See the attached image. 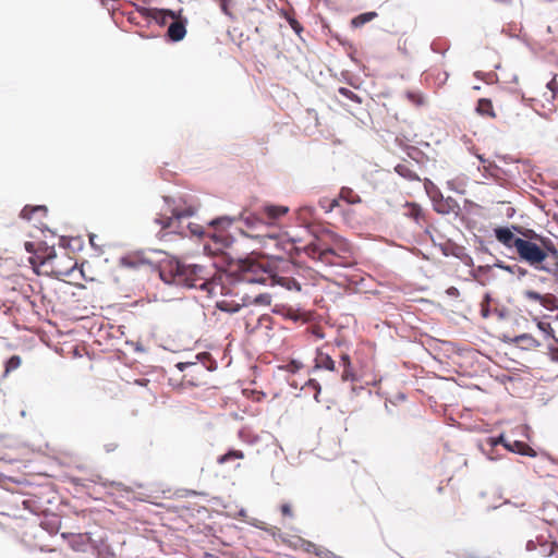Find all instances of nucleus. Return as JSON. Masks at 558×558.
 <instances>
[{
    "label": "nucleus",
    "instance_id": "obj_1",
    "mask_svg": "<svg viewBox=\"0 0 558 558\" xmlns=\"http://www.w3.org/2000/svg\"><path fill=\"white\" fill-rule=\"evenodd\" d=\"M496 240L518 258L543 270L549 255L557 257V251L549 238L537 234L534 230L519 226L497 227L494 229Z\"/></svg>",
    "mask_w": 558,
    "mask_h": 558
},
{
    "label": "nucleus",
    "instance_id": "obj_2",
    "mask_svg": "<svg viewBox=\"0 0 558 558\" xmlns=\"http://www.w3.org/2000/svg\"><path fill=\"white\" fill-rule=\"evenodd\" d=\"M161 280L168 284L198 288L214 298L223 293L220 278H216L210 269L198 264H185L178 259L162 262L159 268Z\"/></svg>",
    "mask_w": 558,
    "mask_h": 558
},
{
    "label": "nucleus",
    "instance_id": "obj_3",
    "mask_svg": "<svg viewBox=\"0 0 558 558\" xmlns=\"http://www.w3.org/2000/svg\"><path fill=\"white\" fill-rule=\"evenodd\" d=\"M24 246L33 254L28 262L37 275L62 278L69 276L76 266V262L66 253L57 254L53 247L43 248L33 242H25Z\"/></svg>",
    "mask_w": 558,
    "mask_h": 558
},
{
    "label": "nucleus",
    "instance_id": "obj_4",
    "mask_svg": "<svg viewBox=\"0 0 558 558\" xmlns=\"http://www.w3.org/2000/svg\"><path fill=\"white\" fill-rule=\"evenodd\" d=\"M305 253L329 266L350 267L356 264L351 244L343 239H336L331 245L316 240L306 245Z\"/></svg>",
    "mask_w": 558,
    "mask_h": 558
},
{
    "label": "nucleus",
    "instance_id": "obj_5",
    "mask_svg": "<svg viewBox=\"0 0 558 558\" xmlns=\"http://www.w3.org/2000/svg\"><path fill=\"white\" fill-rule=\"evenodd\" d=\"M239 277L245 283L279 284L289 291H301V284L293 277L272 272L264 264L252 259L241 263Z\"/></svg>",
    "mask_w": 558,
    "mask_h": 558
},
{
    "label": "nucleus",
    "instance_id": "obj_6",
    "mask_svg": "<svg viewBox=\"0 0 558 558\" xmlns=\"http://www.w3.org/2000/svg\"><path fill=\"white\" fill-rule=\"evenodd\" d=\"M169 211L170 215L167 213L160 214L155 219V222L160 226L159 239L167 240L170 234L186 236V226H183V219L193 216L196 213V207L193 205L175 206Z\"/></svg>",
    "mask_w": 558,
    "mask_h": 558
},
{
    "label": "nucleus",
    "instance_id": "obj_7",
    "mask_svg": "<svg viewBox=\"0 0 558 558\" xmlns=\"http://www.w3.org/2000/svg\"><path fill=\"white\" fill-rule=\"evenodd\" d=\"M499 108L505 123L508 125L517 129H525L529 125L531 120L529 110L515 98L510 97Z\"/></svg>",
    "mask_w": 558,
    "mask_h": 558
},
{
    "label": "nucleus",
    "instance_id": "obj_8",
    "mask_svg": "<svg viewBox=\"0 0 558 558\" xmlns=\"http://www.w3.org/2000/svg\"><path fill=\"white\" fill-rule=\"evenodd\" d=\"M558 99V81L557 75L546 84V90L533 97L532 107L541 116L548 117L557 110L556 100Z\"/></svg>",
    "mask_w": 558,
    "mask_h": 558
},
{
    "label": "nucleus",
    "instance_id": "obj_9",
    "mask_svg": "<svg viewBox=\"0 0 558 558\" xmlns=\"http://www.w3.org/2000/svg\"><path fill=\"white\" fill-rule=\"evenodd\" d=\"M178 367L184 372V379L192 386L204 384V377L209 371L204 364L199 363H179Z\"/></svg>",
    "mask_w": 558,
    "mask_h": 558
},
{
    "label": "nucleus",
    "instance_id": "obj_10",
    "mask_svg": "<svg viewBox=\"0 0 558 558\" xmlns=\"http://www.w3.org/2000/svg\"><path fill=\"white\" fill-rule=\"evenodd\" d=\"M119 265L128 270H146L151 268L153 262L142 252H131L119 259Z\"/></svg>",
    "mask_w": 558,
    "mask_h": 558
},
{
    "label": "nucleus",
    "instance_id": "obj_11",
    "mask_svg": "<svg viewBox=\"0 0 558 558\" xmlns=\"http://www.w3.org/2000/svg\"><path fill=\"white\" fill-rule=\"evenodd\" d=\"M340 201H344L348 204H357V203H361V197L352 189L342 187L339 193L338 198H332V199L324 198L319 203H320V206L323 208H325L326 211L328 213V211L333 210V208H336L337 206H339Z\"/></svg>",
    "mask_w": 558,
    "mask_h": 558
},
{
    "label": "nucleus",
    "instance_id": "obj_12",
    "mask_svg": "<svg viewBox=\"0 0 558 558\" xmlns=\"http://www.w3.org/2000/svg\"><path fill=\"white\" fill-rule=\"evenodd\" d=\"M240 219L243 221V223L246 228V231L241 229V232L243 234H245L247 236H252V238L258 236L259 234H251V233H248V231L258 229L266 223L264 217L258 216L256 214H251V213L250 214L243 213L241 215Z\"/></svg>",
    "mask_w": 558,
    "mask_h": 558
},
{
    "label": "nucleus",
    "instance_id": "obj_13",
    "mask_svg": "<svg viewBox=\"0 0 558 558\" xmlns=\"http://www.w3.org/2000/svg\"><path fill=\"white\" fill-rule=\"evenodd\" d=\"M493 444L494 445L502 444L510 451L518 452V453L523 454V456H529V457H535L536 456V452L534 451V449H532L525 442H522V441H519V440H514L512 444H508V442L505 441V438H504L502 435L499 436L498 438H496L493 441Z\"/></svg>",
    "mask_w": 558,
    "mask_h": 558
},
{
    "label": "nucleus",
    "instance_id": "obj_14",
    "mask_svg": "<svg viewBox=\"0 0 558 558\" xmlns=\"http://www.w3.org/2000/svg\"><path fill=\"white\" fill-rule=\"evenodd\" d=\"M47 213H48V209L44 205H37V206L26 205L22 209L20 216L23 219H26V220H29V221L34 220V221H36L38 223H41L43 219L46 218Z\"/></svg>",
    "mask_w": 558,
    "mask_h": 558
},
{
    "label": "nucleus",
    "instance_id": "obj_15",
    "mask_svg": "<svg viewBox=\"0 0 558 558\" xmlns=\"http://www.w3.org/2000/svg\"><path fill=\"white\" fill-rule=\"evenodd\" d=\"M186 22L178 19L177 16L172 22H170L167 36L171 41H180L186 35Z\"/></svg>",
    "mask_w": 558,
    "mask_h": 558
},
{
    "label": "nucleus",
    "instance_id": "obj_16",
    "mask_svg": "<svg viewBox=\"0 0 558 558\" xmlns=\"http://www.w3.org/2000/svg\"><path fill=\"white\" fill-rule=\"evenodd\" d=\"M314 363V369H326L330 372L336 369V363L331 355L325 352L323 349H318L316 351Z\"/></svg>",
    "mask_w": 558,
    "mask_h": 558
},
{
    "label": "nucleus",
    "instance_id": "obj_17",
    "mask_svg": "<svg viewBox=\"0 0 558 558\" xmlns=\"http://www.w3.org/2000/svg\"><path fill=\"white\" fill-rule=\"evenodd\" d=\"M537 327L545 339L553 338L558 343V318L539 320Z\"/></svg>",
    "mask_w": 558,
    "mask_h": 558
},
{
    "label": "nucleus",
    "instance_id": "obj_18",
    "mask_svg": "<svg viewBox=\"0 0 558 558\" xmlns=\"http://www.w3.org/2000/svg\"><path fill=\"white\" fill-rule=\"evenodd\" d=\"M434 209L439 214L448 215L451 213H457L460 209V206L458 202L452 197H444L436 202Z\"/></svg>",
    "mask_w": 558,
    "mask_h": 558
},
{
    "label": "nucleus",
    "instance_id": "obj_19",
    "mask_svg": "<svg viewBox=\"0 0 558 558\" xmlns=\"http://www.w3.org/2000/svg\"><path fill=\"white\" fill-rule=\"evenodd\" d=\"M522 295L525 300L537 303L544 307H548L553 296L551 294H541L539 292H536L531 289H526L522 292Z\"/></svg>",
    "mask_w": 558,
    "mask_h": 558
},
{
    "label": "nucleus",
    "instance_id": "obj_20",
    "mask_svg": "<svg viewBox=\"0 0 558 558\" xmlns=\"http://www.w3.org/2000/svg\"><path fill=\"white\" fill-rule=\"evenodd\" d=\"M476 112L483 117H488L490 119L497 118V113L494 110L493 102L488 98H480L477 100Z\"/></svg>",
    "mask_w": 558,
    "mask_h": 558
},
{
    "label": "nucleus",
    "instance_id": "obj_21",
    "mask_svg": "<svg viewBox=\"0 0 558 558\" xmlns=\"http://www.w3.org/2000/svg\"><path fill=\"white\" fill-rule=\"evenodd\" d=\"M289 211V208L286 206L279 205H268L265 206L263 214L268 219L269 222L284 216Z\"/></svg>",
    "mask_w": 558,
    "mask_h": 558
},
{
    "label": "nucleus",
    "instance_id": "obj_22",
    "mask_svg": "<svg viewBox=\"0 0 558 558\" xmlns=\"http://www.w3.org/2000/svg\"><path fill=\"white\" fill-rule=\"evenodd\" d=\"M341 364L343 366V371L341 374V378L343 381H353L355 380V374L351 367V359L348 354L341 355Z\"/></svg>",
    "mask_w": 558,
    "mask_h": 558
},
{
    "label": "nucleus",
    "instance_id": "obj_23",
    "mask_svg": "<svg viewBox=\"0 0 558 558\" xmlns=\"http://www.w3.org/2000/svg\"><path fill=\"white\" fill-rule=\"evenodd\" d=\"M396 172L402 178L410 181H420V177L415 171H413L408 163H399L395 168Z\"/></svg>",
    "mask_w": 558,
    "mask_h": 558
},
{
    "label": "nucleus",
    "instance_id": "obj_24",
    "mask_svg": "<svg viewBox=\"0 0 558 558\" xmlns=\"http://www.w3.org/2000/svg\"><path fill=\"white\" fill-rule=\"evenodd\" d=\"M377 16V13L376 12H366V13H362L357 16H355L353 20H352V25L354 27H361L363 26L364 24L371 22L372 20H374L375 17Z\"/></svg>",
    "mask_w": 558,
    "mask_h": 558
},
{
    "label": "nucleus",
    "instance_id": "obj_25",
    "mask_svg": "<svg viewBox=\"0 0 558 558\" xmlns=\"http://www.w3.org/2000/svg\"><path fill=\"white\" fill-rule=\"evenodd\" d=\"M243 458H244V453L241 450H230L229 452H227L218 458V463L222 464L232 459H243Z\"/></svg>",
    "mask_w": 558,
    "mask_h": 558
},
{
    "label": "nucleus",
    "instance_id": "obj_26",
    "mask_svg": "<svg viewBox=\"0 0 558 558\" xmlns=\"http://www.w3.org/2000/svg\"><path fill=\"white\" fill-rule=\"evenodd\" d=\"M22 360L19 355H12L5 363V371L4 374L8 375L9 373L17 369L21 366Z\"/></svg>",
    "mask_w": 558,
    "mask_h": 558
},
{
    "label": "nucleus",
    "instance_id": "obj_27",
    "mask_svg": "<svg viewBox=\"0 0 558 558\" xmlns=\"http://www.w3.org/2000/svg\"><path fill=\"white\" fill-rule=\"evenodd\" d=\"M283 16L288 21L291 28L300 36L303 32V26L300 24V22L289 12H283Z\"/></svg>",
    "mask_w": 558,
    "mask_h": 558
},
{
    "label": "nucleus",
    "instance_id": "obj_28",
    "mask_svg": "<svg viewBox=\"0 0 558 558\" xmlns=\"http://www.w3.org/2000/svg\"><path fill=\"white\" fill-rule=\"evenodd\" d=\"M175 15L171 11L160 10L156 13L155 19L162 25L167 24L169 21L172 22Z\"/></svg>",
    "mask_w": 558,
    "mask_h": 558
},
{
    "label": "nucleus",
    "instance_id": "obj_29",
    "mask_svg": "<svg viewBox=\"0 0 558 558\" xmlns=\"http://www.w3.org/2000/svg\"><path fill=\"white\" fill-rule=\"evenodd\" d=\"M514 341L519 344H524L527 347H537L539 344L532 336L527 333L515 337Z\"/></svg>",
    "mask_w": 558,
    "mask_h": 558
},
{
    "label": "nucleus",
    "instance_id": "obj_30",
    "mask_svg": "<svg viewBox=\"0 0 558 558\" xmlns=\"http://www.w3.org/2000/svg\"><path fill=\"white\" fill-rule=\"evenodd\" d=\"M307 391H313L314 398L319 402L320 385L316 379H310L304 387Z\"/></svg>",
    "mask_w": 558,
    "mask_h": 558
},
{
    "label": "nucleus",
    "instance_id": "obj_31",
    "mask_svg": "<svg viewBox=\"0 0 558 558\" xmlns=\"http://www.w3.org/2000/svg\"><path fill=\"white\" fill-rule=\"evenodd\" d=\"M447 185L451 191H454L457 193L464 194L465 192L464 183L459 179L449 180L447 182Z\"/></svg>",
    "mask_w": 558,
    "mask_h": 558
},
{
    "label": "nucleus",
    "instance_id": "obj_32",
    "mask_svg": "<svg viewBox=\"0 0 558 558\" xmlns=\"http://www.w3.org/2000/svg\"><path fill=\"white\" fill-rule=\"evenodd\" d=\"M543 270L551 275L553 279L558 283V262H547Z\"/></svg>",
    "mask_w": 558,
    "mask_h": 558
},
{
    "label": "nucleus",
    "instance_id": "obj_33",
    "mask_svg": "<svg viewBox=\"0 0 558 558\" xmlns=\"http://www.w3.org/2000/svg\"><path fill=\"white\" fill-rule=\"evenodd\" d=\"M338 92L340 95H342L343 97H345L354 102H357V104L362 102V99L355 93H353L351 89H349L347 87H340L338 89Z\"/></svg>",
    "mask_w": 558,
    "mask_h": 558
},
{
    "label": "nucleus",
    "instance_id": "obj_34",
    "mask_svg": "<svg viewBox=\"0 0 558 558\" xmlns=\"http://www.w3.org/2000/svg\"><path fill=\"white\" fill-rule=\"evenodd\" d=\"M407 98L415 106H423L425 104L424 97L420 93L408 92Z\"/></svg>",
    "mask_w": 558,
    "mask_h": 558
},
{
    "label": "nucleus",
    "instance_id": "obj_35",
    "mask_svg": "<svg viewBox=\"0 0 558 558\" xmlns=\"http://www.w3.org/2000/svg\"><path fill=\"white\" fill-rule=\"evenodd\" d=\"M221 11L229 16L231 20H234V15L230 10V5L233 0H218Z\"/></svg>",
    "mask_w": 558,
    "mask_h": 558
},
{
    "label": "nucleus",
    "instance_id": "obj_36",
    "mask_svg": "<svg viewBox=\"0 0 558 558\" xmlns=\"http://www.w3.org/2000/svg\"><path fill=\"white\" fill-rule=\"evenodd\" d=\"M190 232L192 235L202 236L204 234V229L202 226L196 223L189 222L186 225V232Z\"/></svg>",
    "mask_w": 558,
    "mask_h": 558
},
{
    "label": "nucleus",
    "instance_id": "obj_37",
    "mask_svg": "<svg viewBox=\"0 0 558 558\" xmlns=\"http://www.w3.org/2000/svg\"><path fill=\"white\" fill-rule=\"evenodd\" d=\"M489 302L490 298L488 294H486L481 302V315L483 318H487L489 316Z\"/></svg>",
    "mask_w": 558,
    "mask_h": 558
},
{
    "label": "nucleus",
    "instance_id": "obj_38",
    "mask_svg": "<svg viewBox=\"0 0 558 558\" xmlns=\"http://www.w3.org/2000/svg\"><path fill=\"white\" fill-rule=\"evenodd\" d=\"M281 514L286 518H293L292 506L289 502H284L280 506Z\"/></svg>",
    "mask_w": 558,
    "mask_h": 558
},
{
    "label": "nucleus",
    "instance_id": "obj_39",
    "mask_svg": "<svg viewBox=\"0 0 558 558\" xmlns=\"http://www.w3.org/2000/svg\"><path fill=\"white\" fill-rule=\"evenodd\" d=\"M233 219L229 218V217H220V218H217L215 220L211 221V226H220V225H223V226H230L232 223Z\"/></svg>",
    "mask_w": 558,
    "mask_h": 558
},
{
    "label": "nucleus",
    "instance_id": "obj_40",
    "mask_svg": "<svg viewBox=\"0 0 558 558\" xmlns=\"http://www.w3.org/2000/svg\"><path fill=\"white\" fill-rule=\"evenodd\" d=\"M254 303L269 305L270 304V295L259 294L255 298Z\"/></svg>",
    "mask_w": 558,
    "mask_h": 558
},
{
    "label": "nucleus",
    "instance_id": "obj_41",
    "mask_svg": "<svg viewBox=\"0 0 558 558\" xmlns=\"http://www.w3.org/2000/svg\"><path fill=\"white\" fill-rule=\"evenodd\" d=\"M428 195H429V197H430V199H432V202H433V206H434V207H435L436 202H438L440 198H444V196H442V194H441V192L439 191V189H438V187H436L435 190H433V191L430 192V194H428Z\"/></svg>",
    "mask_w": 558,
    "mask_h": 558
},
{
    "label": "nucleus",
    "instance_id": "obj_42",
    "mask_svg": "<svg viewBox=\"0 0 558 558\" xmlns=\"http://www.w3.org/2000/svg\"><path fill=\"white\" fill-rule=\"evenodd\" d=\"M218 307L222 311H230V312H235L239 310V305H236V307H229L228 304L226 302H218L217 303Z\"/></svg>",
    "mask_w": 558,
    "mask_h": 558
},
{
    "label": "nucleus",
    "instance_id": "obj_43",
    "mask_svg": "<svg viewBox=\"0 0 558 558\" xmlns=\"http://www.w3.org/2000/svg\"><path fill=\"white\" fill-rule=\"evenodd\" d=\"M424 187H425L427 194H430V192L433 190H435L437 186L429 179H425Z\"/></svg>",
    "mask_w": 558,
    "mask_h": 558
},
{
    "label": "nucleus",
    "instance_id": "obj_44",
    "mask_svg": "<svg viewBox=\"0 0 558 558\" xmlns=\"http://www.w3.org/2000/svg\"><path fill=\"white\" fill-rule=\"evenodd\" d=\"M301 367H302V364H301L300 362H296V361H291V362L288 364V369H289V371H292V372H296V371H299Z\"/></svg>",
    "mask_w": 558,
    "mask_h": 558
},
{
    "label": "nucleus",
    "instance_id": "obj_45",
    "mask_svg": "<svg viewBox=\"0 0 558 558\" xmlns=\"http://www.w3.org/2000/svg\"><path fill=\"white\" fill-rule=\"evenodd\" d=\"M257 526H258L259 529H262V530H264V531L268 532L269 534H271V535H274V536H275V535L278 533V531H279V529H278L277 526H270V527H267V526H264V524H263V525H257Z\"/></svg>",
    "mask_w": 558,
    "mask_h": 558
},
{
    "label": "nucleus",
    "instance_id": "obj_46",
    "mask_svg": "<svg viewBox=\"0 0 558 558\" xmlns=\"http://www.w3.org/2000/svg\"><path fill=\"white\" fill-rule=\"evenodd\" d=\"M549 556H551L554 558H558V544H556V543L551 544Z\"/></svg>",
    "mask_w": 558,
    "mask_h": 558
},
{
    "label": "nucleus",
    "instance_id": "obj_47",
    "mask_svg": "<svg viewBox=\"0 0 558 558\" xmlns=\"http://www.w3.org/2000/svg\"><path fill=\"white\" fill-rule=\"evenodd\" d=\"M316 548V545L312 542H304V549L306 551H313Z\"/></svg>",
    "mask_w": 558,
    "mask_h": 558
},
{
    "label": "nucleus",
    "instance_id": "obj_48",
    "mask_svg": "<svg viewBox=\"0 0 558 558\" xmlns=\"http://www.w3.org/2000/svg\"><path fill=\"white\" fill-rule=\"evenodd\" d=\"M514 268H517V271H518L519 276H525L527 274V270L522 268V267L514 266Z\"/></svg>",
    "mask_w": 558,
    "mask_h": 558
},
{
    "label": "nucleus",
    "instance_id": "obj_49",
    "mask_svg": "<svg viewBox=\"0 0 558 558\" xmlns=\"http://www.w3.org/2000/svg\"><path fill=\"white\" fill-rule=\"evenodd\" d=\"M498 267L502 268V269H506L508 271H512V268L510 266H502V265H498Z\"/></svg>",
    "mask_w": 558,
    "mask_h": 558
},
{
    "label": "nucleus",
    "instance_id": "obj_50",
    "mask_svg": "<svg viewBox=\"0 0 558 558\" xmlns=\"http://www.w3.org/2000/svg\"><path fill=\"white\" fill-rule=\"evenodd\" d=\"M456 292H457V289H456V288H451V289L449 290V293H450V294H454Z\"/></svg>",
    "mask_w": 558,
    "mask_h": 558
}]
</instances>
